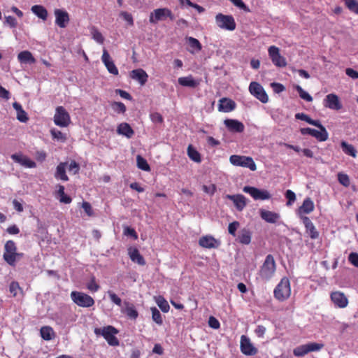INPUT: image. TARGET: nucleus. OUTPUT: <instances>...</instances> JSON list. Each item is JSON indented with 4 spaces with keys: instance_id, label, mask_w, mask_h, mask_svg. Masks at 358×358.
Returning <instances> with one entry per match:
<instances>
[{
    "instance_id": "nucleus-34",
    "label": "nucleus",
    "mask_w": 358,
    "mask_h": 358,
    "mask_svg": "<svg viewBox=\"0 0 358 358\" xmlns=\"http://www.w3.org/2000/svg\"><path fill=\"white\" fill-rule=\"evenodd\" d=\"M31 11L43 20H45L48 17L47 10L42 6L35 5L31 7Z\"/></svg>"
},
{
    "instance_id": "nucleus-24",
    "label": "nucleus",
    "mask_w": 358,
    "mask_h": 358,
    "mask_svg": "<svg viewBox=\"0 0 358 358\" xmlns=\"http://www.w3.org/2000/svg\"><path fill=\"white\" fill-rule=\"evenodd\" d=\"M130 76L133 80L138 81L141 85H144L148 80V75L142 69H134L131 71Z\"/></svg>"
},
{
    "instance_id": "nucleus-22",
    "label": "nucleus",
    "mask_w": 358,
    "mask_h": 358,
    "mask_svg": "<svg viewBox=\"0 0 358 358\" xmlns=\"http://www.w3.org/2000/svg\"><path fill=\"white\" fill-rule=\"evenodd\" d=\"M315 127L317 128L315 129V138L320 142L327 141L329 137V134L320 121L315 120Z\"/></svg>"
},
{
    "instance_id": "nucleus-57",
    "label": "nucleus",
    "mask_w": 358,
    "mask_h": 358,
    "mask_svg": "<svg viewBox=\"0 0 358 358\" xmlns=\"http://www.w3.org/2000/svg\"><path fill=\"white\" fill-rule=\"evenodd\" d=\"M349 262L356 267H358V253L352 252L348 257Z\"/></svg>"
},
{
    "instance_id": "nucleus-54",
    "label": "nucleus",
    "mask_w": 358,
    "mask_h": 358,
    "mask_svg": "<svg viewBox=\"0 0 358 358\" xmlns=\"http://www.w3.org/2000/svg\"><path fill=\"white\" fill-rule=\"evenodd\" d=\"M4 24L8 25L11 28L16 27L17 22L15 17L12 16H5Z\"/></svg>"
},
{
    "instance_id": "nucleus-50",
    "label": "nucleus",
    "mask_w": 358,
    "mask_h": 358,
    "mask_svg": "<svg viewBox=\"0 0 358 358\" xmlns=\"http://www.w3.org/2000/svg\"><path fill=\"white\" fill-rule=\"evenodd\" d=\"M107 294L113 303H114L118 306H122V300L116 294H115L113 292L110 290H108L107 292Z\"/></svg>"
},
{
    "instance_id": "nucleus-23",
    "label": "nucleus",
    "mask_w": 358,
    "mask_h": 358,
    "mask_svg": "<svg viewBox=\"0 0 358 358\" xmlns=\"http://www.w3.org/2000/svg\"><path fill=\"white\" fill-rule=\"evenodd\" d=\"M225 198L232 201L238 211L243 210L246 206V199L242 194H227Z\"/></svg>"
},
{
    "instance_id": "nucleus-15",
    "label": "nucleus",
    "mask_w": 358,
    "mask_h": 358,
    "mask_svg": "<svg viewBox=\"0 0 358 358\" xmlns=\"http://www.w3.org/2000/svg\"><path fill=\"white\" fill-rule=\"evenodd\" d=\"M54 14L55 24L60 28H65L70 20L69 13L64 10L57 8L55 10Z\"/></svg>"
},
{
    "instance_id": "nucleus-30",
    "label": "nucleus",
    "mask_w": 358,
    "mask_h": 358,
    "mask_svg": "<svg viewBox=\"0 0 358 358\" xmlns=\"http://www.w3.org/2000/svg\"><path fill=\"white\" fill-rule=\"evenodd\" d=\"M13 106L17 112V119L21 122H26L29 120L27 113L22 109V106L17 103L14 102Z\"/></svg>"
},
{
    "instance_id": "nucleus-40",
    "label": "nucleus",
    "mask_w": 358,
    "mask_h": 358,
    "mask_svg": "<svg viewBox=\"0 0 358 358\" xmlns=\"http://www.w3.org/2000/svg\"><path fill=\"white\" fill-rule=\"evenodd\" d=\"M188 157L194 162L199 163L201 162V155L199 152L192 145L187 147Z\"/></svg>"
},
{
    "instance_id": "nucleus-25",
    "label": "nucleus",
    "mask_w": 358,
    "mask_h": 358,
    "mask_svg": "<svg viewBox=\"0 0 358 358\" xmlns=\"http://www.w3.org/2000/svg\"><path fill=\"white\" fill-rule=\"evenodd\" d=\"M218 105L219 111H222L224 113H229L232 111L236 108V103L234 101L227 99L222 98L220 100Z\"/></svg>"
},
{
    "instance_id": "nucleus-43",
    "label": "nucleus",
    "mask_w": 358,
    "mask_h": 358,
    "mask_svg": "<svg viewBox=\"0 0 358 358\" xmlns=\"http://www.w3.org/2000/svg\"><path fill=\"white\" fill-rule=\"evenodd\" d=\"M156 303L162 311L167 313L169 310V305L166 300L162 296H159L156 298Z\"/></svg>"
},
{
    "instance_id": "nucleus-7",
    "label": "nucleus",
    "mask_w": 358,
    "mask_h": 358,
    "mask_svg": "<svg viewBox=\"0 0 358 358\" xmlns=\"http://www.w3.org/2000/svg\"><path fill=\"white\" fill-rule=\"evenodd\" d=\"M229 162L234 166L248 168L251 171L257 169V166L251 157L234 155L230 157Z\"/></svg>"
},
{
    "instance_id": "nucleus-59",
    "label": "nucleus",
    "mask_w": 358,
    "mask_h": 358,
    "mask_svg": "<svg viewBox=\"0 0 358 358\" xmlns=\"http://www.w3.org/2000/svg\"><path fill=\"white\" fill-rule=\"evenodd\" d=\"M150 119L155 123H162L163 117L159 113H153L150 114Z\"/></svg>"
},
{
    "instance_id": "nucleus-64",
    "label": "nucleus",
    "mask_w": 358,
    "mask_h": 358,
    "mask_svg": "<svg viewBox=\"0 0 358 358\" xmlns=\"http://www.w3.org/2000/svg\"><path fill=\"white\" fill-rule=\"evenodd\" d=\"M345 73L347 76H348L349 77H350L353 79L358 78V72L356 71L355 70H354L353 69H351V68L346 69Z\"/></svg>"
},
{
    "instance_id": "nucleus-37",
    "label": "nucleus",
    "mask_w": 358,
    "mask_h": 358,
    "mask_svg": "<svg viewBox=\"0 0 358 358\" xmlns=\"http://www.w3.org/2000/svg\"><path fill=\"white\" fill-rule=\"evenodd\" d=\"M50 134L52 139L58 142L64 143L67 139L66 134L62 133L55 128H53L50 130Z\"/></svg>"
},
{
    "instance_id": "nucleus-39",
    "label": "nucleus",
    "mask_w": 358,
    "mask_h": 358,
    "mask_svg": "<svg viewBox=\"0 0 358 358\" xmlns=\"http://www.w3.org/2000/svg\"><path fill=\"white\" fill-rule=\"evenodd\" d=\"M341 146L342 148V150L343 151L350 155V156H352L353 157H356L357 156V151L355 150V148H354V146L351 144H348L347 142L345 141H342L341 143Z\"/></svg>"
},
{
    "instance_id": "nucleus-17",
    "label": "nucleus",
    "mask_w": 358,
    "mask_h": 358,
    "mask_svg": "<svg viewBox=\"0 0 358 358\" xmlns=\"http://www.w3.org/2000/svg\"><path fill=\"white\" fill-rule=\"evenodd\" d=\"M101 60L106 67L108 72L113 75L117 76L118 74V69L115 65L112 58L110 57L108 52L106 50H103V55Z\"/></svg>"
},
{
    "instance_id": "nucleus-51",
    "label": "nucleus",
    "mask_w": 358,
    "mask_h": 358,
    "mask_svg": "<svg viewBox=\"0 0 358 358\" xmlns=\"http://www.w3.org/2000/svg\"><path fill=\"white\" fill-rule=\"evenodd\" d=\"M285 197L287 199V206L292 205L296 200L295 193L290 189L286 191Z\"/></svg>"
},
{
    "instance_id": "nucleus-11",
    "label": "nucleus",
    "mask_w": 358,
    "mask_h": 358,
    "mask_svg": "<svg viewBox=\"0 0 358 358\" xmlns=\"http://www.w3.org/2000/svg\"><path fill=\"white\" fill-rule=\"evenodd\" d=\"M167 17L171 20H174V17L169 9L165 8H157L150 13L149 20L150 23L155 24L158 21L164 20Z\"/></svg>"
},
{
    "instance_id": "nucleus-29",
    "label": "nucleus",
    "mask_w": 358,
    "mask_h": 358,
    "mask_svg": "<svg viewBox=\"0 0 358 358\" xmlns=\"http://www.w3.org/2000/svg\"><path fill=\"white\" fill-rule=\"evenodd\" d=\"M178 83L184 87L194 88L199 85V82L195 80L192 76L180 77L178 80Z\"/></svg>"
},
{
    "instance_id": "nucleus-5",
    "label": "nucleus",
    "mask_w": 358,
    "mask_h": 358,
    "mask_svg": "<svg viewBox=\"0 0 358 358\" xmlns=\"http://www.w3.org/2000/svg\"><path fill=\"white\" fill-rule=\"evenodd\" d=\"M71 299L77 306L83 308H90L94 304V300L92 297L80 292H71Z\"/></svg>"
},
{
    "instance_id": "nucleus-38",
    "label": "nucleus",
    "mask_w": 358,
    "mask_h": 358,
    "mask_svg": "<svg viewBox=\"0 0 358 358\" xmlns=\"http://www.w3.org/2000/svg\"><path fill=\"white\" fill-rule=\"evenodd\" d=\"M186 40L192 48V50H189L190 52L194 53L195 51L198 52L201 50V44L196 38L189 36L187 37Z\"/></svg>"
},
{
    "instance_id": "nucleus-53",
    "label": "nucleus",
    "mask_w": 358,
    "mask_h": 358,
    "mask_svg": "<svg viewBox=\"0 0 358 358\" xmlns=\"http://www.w3.org/2000/svg\"><path fill=\"white\" fill-rule=\"evenodd\" d=\"M113 109L117 113H124L126 110V106L122 102H114L112 104Z\"/></svg>"
},
{
    "instance_id": "nucleus-52",
    "label": "nucleus",
    "mask_w": 358,
    "mask_h": 358,
    "mask_svg": "<svg viewBox=\"0 0 358 358\" xmlns=\"http://www.w3.org/2000/svg\"><path fill=\"white\" fill-rule=\"evenodd\" d=\"M9 291L13 296H16L17 291H21V288L17 282L13 281L10 284Z\"/></svg>"
},
{
    "instance_id": "nucleus-4",
    "label": "nucleus",
    "mask_w": 358,
    "mask_h": 358,
    "mask_svg": "<svg viewBox=\"0 0 358 358\" xmlns=\"http://www.w3.org/2000/svg\"><path fill=\"white\" fill-rule=\"evenodd\" d=\"M22 255L17 252V247L13 241H8L4 246L3 259L10 266H13L17 258Z\"/></svg>"
},
{
    "instance_id": "nucleus-47",
    "label": "nucleus",
    "mask_w": 358,
    "mask_h": 358,
    "mask_svg": "<svg viewBox=\"0 0 358 358\" xmlns=\"http://www.w3.org/2000/svg\"><path fill=\"white\" fill-rule=\"evenodd\" d=\"M152 311V320L157 324H162L163 323V320L162 318V315L159 310L155 308H151Z\"/></svg>"
},
{
    "instance_id": "nucleus-49",
    "label": "nucleus",
    "mask_w": 358,
    "mask_h": 358,
    "mask_svg": "<svg viewBox=\"0 0 358 358\" xmlns=\"http://www.w3.org/2000/svg\"><path fill=\"white\" fill-rule=\"evenodd\" d=\"M296 90H297L298 93L299 94V96L301 99L307 101H312V96L306 92H305L301 87L299 85H296L295 87Z\"/></svg>"
},
{
    "instance_id": "nucleus-36",
    "label": "nucleus",
    "mask_w": 358,
    "mask_h": 358,
    "mask_svg": "<svg viewBox=\"0 0 358 358\" xmlns=\"http://www.w3.org/2000/svg\"><path fill=\"white\" fill-rule=\"evenodd\" d=\"M240 243L248 245L251 241V233L248 229H243L238 238Z\"/></svg>"
},
{
    "instance_id": "nucleus-63",
    "label": "nucleus",
    "mask_w": 358,
    "mask_h": 358,
    "mask_svg": "<svg viewBox=\"0 0 358 358\" xmlns=\"http://www.w3.org/2000/svg\"><path fill=\"white\" fill-rule=\"evenodd\" d=\"M203 190L206 193H207L208 194H210V195H213L215 193V190H216V187H215V185H210L209 186L203 185Z\"/></svg>"
},
{
    "instance_id": "nucleus-56",
    "label": "nucleus",
    "mask_w": 358,
    "mask_h": 358,
    "mask_svg": "<svg viewBox=\"0 0 358 358\" xmlns=\"http://www.w3.org/2000/svg\"><path fill=\"white\" fill-rule=\"evenodd\" d=\"M87 287L89 290H90L91 292H97L99 289V286L95 282L94 278H92L91 281L90 282H88Z\"/></svg>"
},
{
    "instance_id": "nucleus-3",
    "label": "nucleus",
    "mask_w": 358,
    "mask_h": 358,
    "mask_svg": "<svg viewBox=\"0 0 358 358\" xmlns=\"http://www.w3.org/2000/svg\"><path fill=\"white\" fill-rule=\"evenodd\" d=\"M275 271V262L271 255L266 257L265 261L261 267L259 275L262 279L268 280L272 278Z\"/></svg>"
},
{
    "instance_id": "nucleus-55",
    "label": "nucleus",
    "mask_w": 358,
    "mask_h": 358,
    "mask_svg": "<svg viewBox=\"0 0 358 358\" xmlns=\"http://www.w3.org/2000/svg\"><path fill=\"white\" fill-rule=\"evenodd\" d=\"M295 117L296 119L306 121L310 124L313 125V120H312L309 116L304 113H296L295 115Z\"/></svg>"
},
{
    "instance_id": "nucleus-46",
    "label": "nucleus",
    "mask_w": 358,
    "mask_h": 358,
    "mask_svg": "<svg viewBox=\"0 0 358 358\" xmlns=\"http://www.w3.org/2000/svg\"><path fill=\"white\" fill-rule=\"evenodd\" d=\"M344 2L350 11L358 14V1L357 0H344Z\"/></svg>"
},
{
    "instance_id": "nucleus-26",
    "label": "nucleus",
    "mask_w": 358,
    "mask_h": 358,
    "mask_svg": "<svg viewBox=\"0 0 358 358\" xmlns=\"http://www.w3.org/2000/svg\"><path fill=\"white\" fill-rule=\"evenodd\" d=\"M259 213L262 219L268 223H275L280 219V215L272 211L260 209Z\"/></svg>"
},
{
    "instance_id": "nucleus-18",
    "label": "nucleus",
    "mask_w": 358,
    "mask_h": 358,
    "mask_svg": "<svg viewBox=\"0 0 358 358\" xmlns=\"http://www.w3.org/2000/svg\"><path fill=\"white\" fill-rule=\"evenodd\" d=\"M324 106L331 110H339L343 108L338 96L335 94H329L324 99Z\"/></svg>"
},
{
    "instance_id": "nucleus-28",
    "label": "nucleus",
    "mask_w": 358,
    "mask_h": 358,
    "mask_svg": "<svg viewBox=\"0 0 358 358\" xmlns=\"http://www.w3.org/2000/svg\"><path fill=\"white\" fill-rule=\"evenodd\" d=\"M117 132L120 134L125 136L128 138H130L132 137V136L134 134V130L131 129L130 125L127 123H121L117 129Z\"/></svg>"
},
{
    "instance_id": "nucleus-31",
    "label": "nucleus",
    "mask_w": 358,
    "mask_h": 358,
    "mask_svg": "<svg viewBox=\"0 0 358 358\" xmlns=\"http://www.w3.org/2000/svg\"><path fill=\"white\" fill-rule=\"evenodd\" d=\"M313 351V343H310L296 348L294 350V355L297 357H302L309 352Z\"/></svg>"
},
{
    "instance_id": "nucleus-1",
    "label": "nucleus",
    "mask_w": 358,
    "mask_h": 358,
    "mask_svg": "<svg viewBox=\"0 0 358 358\" xmlns=\"http://www.w3.org/2000/svg\"><path fill=\"white\" fill-rule=\"evenodd\" d=\"M313 210V203L310 198L304 200L303 204L299 208L297 215L302 220L303 224L306 228V233L311 238H313V224L307 215Z\"/></svg>"
},
{
    "instance_id": "nucleus-6",
    "label": "nucleus",
    "mask_w": 358,
    "mask_h": 358,
    "mask_svg": "<svg viewBox=\"0 0 358 358\" xmlns=\"http://www.w3.org/2000/svg\"><path fill=\"white\" fill-rule=\"evenodd\" d=\"M291 294L289 280L283 278L274 289V296L279 301L287 299Z\"/></svg>"
},
{
    "instance_id": "nucleus-19",
    "label": "nucleus",
    "mask_w": 358,
    "mask_h": 358,
    "mask_svg": "<svg viewBox=\"0 0 358 358\" xmlns=\"http://www.w3.org/2000/svg\"><path fill=\"white\" fill-rule=\"evenodd\" d=\"M199 244L202 248L212 249L217 248L220 242L212 236H204L199 238Z\"/></svg>"
},
{
    "instance_id": "nucleus-20",
    "label": "nucleus",
    "mask_w": 358,
    "mask_h": 358,
    "mask_svg": "<svg viewBox=\"0 0 358 358\" xmlns=\"http://www.w3.org/2000/svg\"><path fill=\"white\" fill-rule=\"evenodd\" d=\"M224 124L231 132L241 133L245 129L244 124L237 120L226 119Z\"/></svg>"
},
{
    "instance_id": "nucleus-10",
    "label": "nucleus",
    "mask_w": 358,
    "mask_h": 358,
    "mask_svg": "<svg viewBox=\"0 0 358 358\" xmlns=\"http://www.w3.org/2000/svg\"><path fill=\"white\" fill-rule=\"evenodd\" d=\"M243 191L250 194L255 200H267L271 196L266 189H260L254 187L245 186Z\"/></svg>"
},
{
    "instance_id": "nucleus-21",
    "label": "nucleus",
    "mask_w": 358,
    "mask_h": 358,
    "mask_svg": "<svg viewBox=\"0 0 358 358\" xmlns=\"http://www.w3.org/2000/svg\"><path fill=\"white\" fill-rule=\"evenodd\" d=\"M11 158L17 163L27 168H35L36 164L35 162L30 159L28 157L22 154H13Z\"/></svg>"
},
{
    "instance_id": "nucleus-33",
    "label": "nucleus",
    "mask_w": 358,
    "mask_h": 358,
    "mask_svg": "<svg viewBox=\"0 0 358 358\" xmlns=\"http://www.w3.org/2000/svg\"><path fill=\"white\" fill-rule=\"evenodd\" d=\"M17 59L22 63L33 64L36 61L32 54L27 50L20 52L17 55Z\"/></svg>"
},
{
    "instance_id": "nucleus-41",
    "label": "nucleus",
    "mask_w": 358,
    "mask_h": 358,
    "mask_svg": "<svg viewBox=\"0 0 358 358\" xmlns=\"http://www.w3.org/2000/svg\"><path fill=\"white\" fill-rule=\"evenodd\" d=\"M57 194L59 196V199L61 203L67 204L70 203L72 201L71 198L65 194L63 185H58Z\"/></svg>"
},
{
    "instance_id": "nucleus-58",
    "label": "nucleus",
    "mask_w": 358,
    "mask_h": 358,
    "mask_svg": "<svg viewBox=\"0 0 358 358\" xmlns=\"http://www.w3.org/2000/svg\"><path fill=\"white\" fill-rule=\"evenodd\" d=\"M239 227V222L234 221L229 224L228 231L229 233L233 236H235L236 231Z\"/></svg>"
},
{
    "instance_id": "nucleus-62",
    "label": "nucleus",
    "mask_w": 358,
    "mask_h": 358,
    "mask_svg": "<svg viewBox=\"0 0 358 358\" xmlns=\"http://www.w3.org/2000/svg\"><path fill=\"white\" fill-rule=\"evenodd\" d=\"M120 15L123 17V19L127 21L129 25H133L134 20L131 14L127 12H122Z\"/></svg>"
},
{
    "instance_id": "nucleus-44",
    "label": "nucleus",
    "mask_w": 358,
    "mask_h": 358,
    "mask_svg": "<svg viewBox=\"0 0 358 358\" xmlns=\"http://www.w3.org/2000/svg\"><path fill=\"white\" fill-rule=\"evenodd\" d=\"M90 33L92 34V38L96 41L99 43H103L104 41V38L102 36L101 33L99 31V30L94 27H92L90 29Z\"/></svg>"
},
{
    "instance_id": "nucleus-27",
    "label": "nucleus",
    "mask_w": 358,
    "mask_h": 358,
    "mask_svg": "<svg viewBox=\"0 0 358 358\" xmlns=\"http://www.w3.org/2000/svg\"><path fill=\"white\" fill-rule=\"evenodd\" d=\"M129 257L132 262L137 263L139 265L143 266L145 264V261L143 256L139 253L136 248L129 249Z\"/></svg>"
},
{
    "instance_id": "nucleus-60",
    "label": "nucleus",
    "mask_w": 358,
    "mask_h": 358,
    "mask_svg": "<svg viewBox=\"0 0 358 358\" xmlns=\"http://www.w3.org/2000/svg\"><path fill=\"white\" fill-rule=\"evenodd\" d=\"M208 325L211 328L217 329L220 327V322L215 317L210 316L208 320Z\"/></svg>"
},
{
    "instance_id": "nucleus-42",
    "label": "nucleus",
    "mask_w": 358,
    "mask_h": 358,
    "mask_svg": "<svg viewBox=\"0 0 358 358\" xmlns=\"http://www.w3.org/2000/svg\"><path fill=\"white\" fill-rule=\"evenodd\" d=\"M124 305H125L124 313L127 315L128 317H129L131 319L135 320L138 317V312L135 309L134 305H132L128 302H125Z\"/></svg>"
},
{
    "instance_id": "nucleus-13",
    "label": "nucleus",
    "mask_w": 358,
    "mask_h": 358,
    "mask_svg": "<svg viewBox=\"0 0 358 358\" xmlns=\"http://www.w3.org/2000/svg\"><path fill=\"white\" fill-rule=\"evenodd\" d=\"M241 350L243 354L248 356H252L257 353V349L251 343L250 338L246 336H241Z\"/></svg>"
},
{
    "instance_id": "nucleus-16",
    "label": "nucleus",
    "mask_w": 358,
    "mask_h": 358,
    "mask_svg": "<svg viewBox=\"0 0 358 358\" xmlns=\"http://www.w3.org/2000/svg\"><path fill=\"white\" fill-rule=\"evenodd\" d=\"M331 299L334 305L340 308L347 307L348 304V299L344 293L340 291L333 292L331 294Z\"/></svg>"
},
{
    "instance_id": "nucleus-12",
    "label": "nucleus",
    "mask_w": 358,
    "mask_h": 358,
    "mask_svg": "<svg viewBox=\"0 0 358 358\" xmlns=\"http://www.w3.org/2000/svg\"><path fill=\"white\" fill-rule=\"evenodd\" d=\"M250 92L255 96L261 102L266 103L268 101V95L266 94L263 87L258 83L252 82L249 86Z\"/></svg>"
},
{
    "instance_id": "nucleus-35",
    "label": "nucleus",
    "mask_w": 358,
    "mask_h": 358,
    "mask_svg": "<svg viewBox=\"0 0 358 358\" xmlns=\"http://www.w3.org/2000/svg\"><path fill=\"white\" fill-rule=\"evenodd\" d=\"M40 333L41 337L45 341H50L55 338V332L50 327L45 326L41 327Z\"/></svg>"
},
{
    "instance_id": "nucleus-45",
    "label": "nucleus",
    "mask_w": 358,
    "mask_h": 358,
    "mask_svg": "<svg viewBox=\"0 0 358 358\" xmlns=\"http://www.w3.org/2000/svg\"><path fill=\"white\" fill-rule=\"evenodd\" d=\"M136 162H137V166L138 169L148 171H150V168L148 165L147 161L142 157L141 155H137L136 157Z\"/></svg>"
},
{
    "instance_id": "nucleus-61",
    "label": "nucleus",
    "mask_w": 358,
    "mask_h": 358,
    "mask_svg": "<svg viewBox=\"0 0 358 358\" xmlns=\"http://www.w3.org/2000/svg\"><path fill=\"white\" fill-rule=\"evenodd\" d=\"M79 170H80L79 164L75 161H71L69 166V171H73V173L74 174H76L78 173Z\"/></svg>"
},
{
    "instance_id": "nucleus-8",
    "label": "nucleus",
    "mask_w": 358,
    "mask_h": 358,
    "mask_svg": "<svg viewBox=\"0 0 358 358\" xmlns=\"http://www.w3.org/2000/svg\"><path fill=\"white\" fill-rule=\"evenodd\" d=\"M54 122L56 125L61 127H66L69 125L71 122L70 115L64 107L58 106L56 108Z\"/></svg>"
},
{
    "instance_id": "nucleus-48",
    "label": "nucleus",
    "mask_w": 358,
    "mask_h": 358,
    "mask_svg": "<svg viewBox=\"0 0 358 358\" xmlns=\"http://www.w3.org/2000/svg\"><path fill=\"white\" fill-rule=\"evenodd\" d=\"M338 182L345 187H348L350 184L349 176L345 173H339L338 174Z\"/></svg>"
},
{
    "instance_id": "nucleus-2",
    "label": "nucleus",
    "mask_w": 358,
    "mask_h": 358,
    "mask_svg": "<svg viewBox=\"0 0 358 358\" xmlns=\"http://www.w3.org/2000/svg\"><path fill=\"white\" fill-rule=\"evenodd\" d=\"M118 331L113 326L108 325L103 328H96L94 334L96 336H102L111 346H117L119 345V341L115 337Z\"/></svg>"
},
{
    "instance_id": "nucleus-14",
    "label": "nucleus",
    "mask_w": 358,
    "mask_h": 358,
    "mask_svg": "<svg viewBox=\"0 0 358 358\" xmlns=\"http://www.w3.org/2000/svg\"><path fill=\"white\" fill-rule=\"evenodd\" d=\"M268 55L272 62L278 67H284L287 65L285 59L280 55L278 48L273 45L268 48Z\"/></svg>"
},
{
    "instance_id": "nucleus-9",
    "label": "nucleus",
    "mask_w": 358,
    "mask_h": 358,
    "mask_svg": "<svg viewBox=\"0 0 358 358\" xmlns=\"http://www.w3.org/2000/svg\"><path fill=\"white\" fill-rule=\"evenodd\" d=\"M215 22L221 29L229 31H234L236 29V22L231 15L219 13L215 16Z\"/></svg>"
},
{
    "instance_id": "nucleus-32",
    "label": "nucleus",
    "mask_w": 358,
    "mask_h": 358,
    "mask_svg": "<svg viewBox=\"0 0 358 358\" xmlns=\"http://www.w3.org/2000/svg\"><path fill=\"white\" fill-rule=\"evenodd\" d=\"M66 163L65 162H62L57 166L56 172L55 174V177L56 178H59L64 181L69 180V177L66 174Z\"/></svg>"
}]
</instances>
